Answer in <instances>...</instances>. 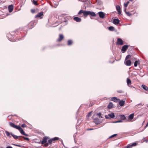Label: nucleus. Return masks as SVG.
Returning <instances> with one entry per match:
<instances>
[{
  "instance_id": "34",
  "label": "nucleus",
  "mask_w": 148,
  "mask_h": 148,
  "mask_svg": "<svg viewBox=\"0 0 148 148\" xmlns=\"http://www.w3.org/2000/svg\"><path fill=\"white\" fill-rule=\"evenodd\" d=\"M33 2L34 4L36 5H37L38 4L37 3L36 1H35V0H31Z\"/></svg>"
},
{
  "instance_id": "27",
  "label": "nucleus",
  "mask_w": 148,
  "mask_h": 148,
  "mask_svg": "<svg viewBox=\"0 0 148 148\" xmlns=\"http://www.w3.org/2000/svg\"><path fill=\"white\" fill-rule=\"evenodd\" d=\"M5 133H6V135L7 136H9L10 138L11 137V136H10V133L9 132H8L7 131H5Z\"/></svg>"
},
{
  "instance_id": "28",
  "label": "nucleus",
  "mask_w": 148,
  "mask_h": 148,
  "mask_svg": "<svg viewBox=\"0 0 148 148\" xmlns=\"http://www.w3.org/2000/svg\"><path fill=\"white\" fill-rule=\"evenodd\" d=\"M51 139H52L53 141L56 140H58L59 139V138L58 137H55L54 138H51Z\"/></svg>"
},
{
  "instance_id": "38",
  "label": "nucleus",
  "mask_w": 148,
  "mask_h": 148,
  "mask_svg": "<svg viewBox=\"0 0 148 148\" xmlns=\"http://www.w3.org/2000/svg\"><path fill=\"white\" fill-rule=\"evenodd\" d=\"M21 137H22V138H24V139L27 140H29V139L28 138L25 137H24V136H21Z\"/></svg>"
},
{
  "instance_id": "22",
  "label": "nucleus",
  "mask_w": 148,
  "mask_h": 148,
  "mask_svg": "<svg viewBox=\"0 0 148 148\" xmlns=\"http://www.w3.org/2000/svg\"><path fill=\"white\" fill-rule=\"evenodd\" d=\"M108 116L111 118H113L114 117V113L109 114Z\"/></svg>"
},
{
  "instance_id": "41",
  "label": "nucleus",
  "mask_w": 148,
  "mask_h": 148,
  "mask_svg": "<svg viewBox=\"0 0 148 148\" xmlns=\"http://www.w3.org/2000/svg\"><path fill=\"white\" fill-rule=\"evenodd\" d=\"M21 127H27V125L25 124H23L22 125Z\"/></svg>"
},
{
  "instance_id": "25",
  "label": "nucleus",
  "mask_w": 148,
  "mask_h": 148,
  "mask_svg": "<svg viewBox=\"0 0 148 148\" xmlns=\"http://www.w3.org/2000/svg\"><path fill=\"white\" fill-rule=\"evenodd\" d=\"M134 116V114H131L129 116V118L130 119H132Z\"/></svg>"
},
{
  "instance_id": "23",
  "label": "nucleus",
  "mask_w": 148,
  "mask_h": 148,
  "mask_svg": "<svg viewBox=\"0 0 148 148\" xmlns=\"http://www.w3.org/2000/svg\"><path fill=\"white\" fill-rule=\"evenodd\" d=\"M108 29L110 31H113L114 30V28L113 26H110L108 27Z\"/></svg>"
},
{
  "instance_id": "10",
  "label": "nucleus",
  "mask_w": 148,
  "mask_h": 148,
  "mask_svg": "<svg viewBox=\"0 0 148 148\" xmlns=\"http://www.w3.org/2000/svg\"><path fill=\"white\" fill-rule=\"evenodd\" d=\"M64 37V36L63 34H60L59 35V38L58 39L57 41L59 42L61 41L63 39Z\"/></svg>"
},
{
  "instance_id": "24",
  "label": "nucleus",
  "mask_w": 148,
  "mask_h": 148,
  "mask_svg": "<svg viewBox=\"0 0 148 148\" xmlns=\"http://www.w3.org/2000/svg\"><path fill=\"white\" fill-rule=\"evenodd\" d=\"M143 88L145 90H147L148 89V87L144 85H142Z\"/></svg>"
},
{
  "instance_id": "19",
  "label": "nucleus",
  "mask_w": 148,
  "mask_h": 148,
  "mask_svg": "<svg viewBox=\"0 0 148 148\" xmlns=\"http://www.w3.org/2000/svg\"><path fill=\"white\" fill-rule=\"evenodd\" d=\"M125 104V101L123 100H121L119 101V104L121 106H122L124 105Z\"/></svg>"
},
{
  "instance_id": "31",
  "label": "nucleus",
  "mask_w": 148,
  "mask_h": 148,
  "mask_svg": "<svg viewBox=\"0 0 148 148\" xmlns=\"http://www.w3.org/2000/svg\"><path fill=\"white\" fill-rule=\"evenodd\" d=\"M138 64V61L137 60H136L135 61V62L134 63V66L136 67L137 66Z\"/></svg>"
},
{
  "instance_id": "54",
  "label": "nucleus",
  "mask_w": 148,
  "mask_h": 148,
  "mask_svg": "<svg viewBox=\"0 0 148 148\" xmlns=\"http://www.w3.org/2000/svg\"><path fill=\"white\" fill-rule=\"evenodd\" d=\"M50 5L52 7H53V5L51 4H50Z\"/></svg>"
},
{
  "instance_id": "11",
  "label": "nucleus",
  "mask_w": 148,
  "mask_h": 148,
  "mask_svg": "<svg viewBox=\"0 0 148 148\" xmlns=\"http://www.w3.org/2000/svg\"><path fill=\"white\" fill-rule=\"evenodd\" d=\"M43 15V12H41L38 13L37 15L35 16V18L37 17H40V18H42L41 16Z\"/></svg>"
},
{
  "instance_id": "5",
  "label": "nucleus",
  "mask_w": 148,
  "mask_h": 148,
  "mask_svg": "<svg viewBox=\"0 0 148 148\" xmlns=\"http://www.w3.org/2000/svg\"><path fill=\"white\" fill-rule=\"evenodd\" d=\"M117 43L119 45H122L123 44V41L120 38H118L117 39Z\"/></svg>"
},
{
  "instance_id": "12",
  "label": "nucleus",
  "mask_w": 148,
  "mask_h": 148,
  "mask_svg": "<svg viewBox=\"0 0 148 148\" xmlns=\"http://www.w3.org/2000/svg\"><path fill=\"white\" fill-rule=\"evenodd\" d=\"M36 24L35 22H31L29 24V26L30 27V28H32L34 26V25Z\"/></svg>"
},
{
  "instance_id": "37",
  "label": "nucleus",
  "mask_w": 148,
  "mask_h": 148,
  "mask_svg": "<svg viewBox=\"0 0 148 148\" xmlns=\"http://www.w3.org/2000/svg\"><path fill=\"white\" fill-rule=\"evenodd\" d=\"M117 135V134H113L110 136L109 137V138H112V137H113L116 136V135Z\"/></svg>"
},
{
  "instance_id": "26",
  "label": "nucleus",
  "mask_w": 148,
  "mask_h": 148,
  "mask_svg": "<svg viewBox=\"0 0 148 148\" xmlns=\"http://www.w3.org/2000/svg\"><path fill=\"white\" fill-rule=\"evenodd\" d=\"M126 9H125V13L129 16H130L131 15H132V14H131L129 12H127L126 11Z\"/></svg>"
},
{
  "instance_id": "51",
  "label": "nucleus",
  "mask_w": 148,
  "mask_h": 148,
  "mask_svg": "<svg viewBox=\"0 0 148 148\" xmlns=\"http://www.w3.org/2000/svg\"><path fill=\"white\" fill-rule=\"evenodd\" d=\"M148 126V122L147 123V124L146 125V126H145V128H146V127H147V126Z\"/></svg>"
},
{
  "instance_id": "47",
  "label": "nucleus",
  "mask_w": 148,
  "mask_h": 148,
  "mask_svg": "<svg viewBox=\"0 0 148 148\" xmlns=\"http://www.w3.org/2000/svg\"><path fill=\"white\" fill-rule=\"evenodd\" d=\"M122 122V121L120 120V121H116L115 122V123H119V122Z\"/></svg>"
},
{
  "instance_id": "30",
  "label": "nucleus",
  "mask_w": 148,
  "mask_h": 148,
  "mask_svg": "<svg viewBox=\"0 0 148 148\" xmlns=\"http://www.w3.org/2000/svg\"><path fill=\"white\" fill-rule=\"evenodd\" d=\"M116 9L117 11H120L121 10V8L119 6L117 5L116 7Z\"/></svg>"
},
{
  "instance_id": "15",
  "label": "nucleus",
  "mask_w": 148,
  "mask_h": 148,
  "mask_svg": "<svg viewBox=\"0 0 148 148\" xmlns=\"http://www.w3.org/2000/svg\"><path fill=\"white\" fill-rule=\"evenodd\" d=\"M74 20L77 22H80L81 21V19L77 17H75L74 18Z\"/></svg>"
},
{
  "instance_id": "57",
  "label": "nucleus",
  "mask_w": 148,
  "mask_h": 148,
  "mask_svg": "<svg viewBox=\"0 0 148 148\" xmlns=\"http://www.w3.org/2000/svg\"><path fill=\"white\" fill-rule=\"evenodd\" d=\"M25 148L24 147V148Z\"/></svg>"
},
{
  "instance_id": "16",
  "label": "nucleus",
  "mask_w": 148,
  "mask_h": 148,
  "mask_svg": "<svg viewBox=\"0 0 148 148\" xmlns=\"http://www.w3.org/2000/svg\"><path fill=\"white\" fill-rule=\"evenodd\" d=\"M86 12V11H84L83 10H81L78 13V14H80L81 13H83L84 14V16L86 17V15H85V12Z\"/></svg>"
},
{
  "instance_id": "44",
  "label": "nucleus",
  "mask_w": 148,
  "mask_h": 148,
  "mask_svg": "<svg viewBox=\"0 0 148 148\" xmlns=\"http://www.w3.org/2000/svg\"><path fill=\"white\" fill-rule=\"evenodd\" d=\"M31 12L32 13H34L35 12V9H32L31 10Z\"/></svg>"
},
{
  "instance_id": "9",
  "label": "nucleus",
  "mask_w": 148,
  "mask_h": 148,
  "mask_svg": "<svg viewBox=\"0 0 148 148\" xmlns=\"http://www.w3.org/2000/svg\"><path fill=\"white\" fill-rule=\"evenodd\" d=\"M49 138L48 137H45L42 140L41 142L42 144L45 143L47 142V140Z\"/></svg>"
},
{
  "instance_id": "13",
  "label": "nucleus",
  "mask_w": 148,
  "mask_h": 148,
  "mask_svg": "<svg viewBox=\"0 0 148 148\" xmlns=\"http://www.w3.org/2000/svg\"><path fill=\"white\" fill-rule=\"evenodd\" d=\"M111 100L114 102H117L119 101H120L119 99H118L117 97H114L111 98Z\"/></svg>"
},
{
  "instance_id": "4",
  "label": "nucleus",
  "mask_w": 148,
  "mask_h": 148,
  "mask_svg": "<svg viewBox=\"0 0 148 148\" xmlns=\"http://www.w3.org/2000/svg\"><path fill=\"white\" fill-rule=\"evenodd\" d=\"M128 45H124L123 46L122 49H121V51L123 53H125L126 50L128 48Z\"/></svg>"
},
{
  "instance_id": "35",
  "label": "nucleus",
  "mask_w": 148,
  "mask_h": 148,
  "mask_svg": "<svg viewBox=\"0 0 148 148\" xmlns=\"http://www.w3.org/2000/svg\"><path fill=\"white\" fill-rule=\"evenodd\" d=\"M53 141L52 140V139H50L48 141V143L49 144H51L53 142Z\"/></svg>"
},
{
  "instance_id": "6",
  "label": "nucleus",
  "mask_w": 148,
  "mask_h": 148,
  "mask_svg": "<svg viewBox=\"0 0 148 148\" xmlns=\"http://www.w3.org/2000/svg\"><path fill=\"white\" fill-rule=\"evenodd\" d=\"M127 86L129 87H133V88H135L134 87H133L130 86L132 84L131 81L130 79L128 78H127Z\"/></svg>"
},
{
  "instance_id": "21",
  "label": "nucleus",
  "mask_w": 148,
  "mask_h": 148,
  "mask_svg": "<svg viewBox=\"0 0 148 148\" xmlns=\"http://www.w3.org/2000/svg\"><path fill=\"white\" fill-rule=\"evenodd\" d=\"M73 42L71 40H69L68 41L67 45H72Z\"/></svg>"
},
{
  "instance_id": "53",
  "label": "nucleus",
  "mask_w": 148,
  "mask_h": 148,
  "mask_svg": "<svg viewBox=\"0 0 148 148\" xmlns=\"http://www.w3.org/2000/svg\"><path fill=\"white\" fill-rule=\"evenodd\" d=\"M92 130V129H88V130Z\"/></svg>"
},
{
  "instance_id": "42",
  "label": "nucleus",
  "mask_w": 148,
  "mask_h": 148,
  "mask_svg": "<svg viewBox=\"0 0 148 148\" xmlns=\"http://www.w3.org/2000/svg\"><path fill=\"white\" fill-rule=\"evenodd\" d=\"M137 145V143H133L132 144V146H136Z\"/></svg>"
},
{
  "instance_id": "46",
  "label": "nucleus",
  "mask_w": 148,
  "mask_h": 148,
  "mask_svg": "<svg viewBox=\"0 0 148 148\" xmlns=\"http://www.w3.org/2000/svg\"><path fill=\"white\" fill-rule=\"evenodd\" d=\"M106 118V119H109L110 118V117L108 116V115H106L105 116Z\"/></svg>"
},
{
  "instance_id": "1",
  "label": "nucleus",
  "mask_w": 148,
  "mask_h": 148,
  "mask_svg": "<svg viewBox=\"0 0 148 148\" xmlns=\"http://www.w3.org/2000/svg\"><path fill=\"white\" fill-rule=\"evenodd\" d=\"M11 127L18 130L20 132L21 134L26 136H27L28 135L26 134L23 131V129L19 125H16L12 122H10L9 123Z\"/></svg>"
},
{
  "instance_id": "40",
  "label": "nucleus",
  "mask_w": 148,
  "mask_h": 148,
  "mask_svg": "<svg viewBox=\"0 0 148 148\" xmlns=\"http://www.w3.org/2000/svg\"><path fill=\"white\" fill-rule=\"evenodd\" d=\"M132 147V144L131 145H128L127 147V148H131Z\"/></svg>"
},
{
  "instance_id": "48",
  "label": "nucleus",
  "mask_w": 148,
  "mask_h": 148,
  "mask_svg": "<svg viewBox=\"0 0 148 148\" xmlns=\"http://www.w3.org/2000/svg\"><path fill=\"white\" fill-rule=\"evenodd\" d=\"M6 148H13L11 146H7Z\"/></svg>"
},
{
  "instance_id": "7",
  "label": "nucleus",
  "mask_w": 148,
  "mask_h": 148,
  "mask_svg": "<svg viewBox=\"0 0 148 148\" xmlns=\"http://www.w3.org/2000/svg\"><path fill=\"white\" fill-rule=\"evenodd\" d=\"M125 64L127 66H130L131 65V62L130 60H125Z\"/></svg>"
},
{
  "instance_id": "14",
  "label": "nucleus",
  "mask_w": 148,
  "mask_h": 148,
  "mask_svg": "<svg viewBox=\"0 0 148 148\" xmlns=\"http://www.w3.org/2000/svg\"><path fill=\"white\" fill-rule=\"evenodd\" d=\"M9 12H12L13 9V5H10L8 6V7Z\"/></svg>"
},
{
  "instance_id": "33",
  "label": "nucleus",
  "mask_w": 148,
  "mask_h": 148,
  "mask_svg": "<svg viewBox=\"0 0 148 148\" xmlns=\"http://www.w3.org/2000/svg\"><path fill=\"white\" fill-rule=\"evenodd\" d=\"M142 104H141V103H139V104H138L137 105H136V106H135V108L136 109H137L138 108H139V107H138V106H140V105H142Z\"/></svg>"
},
{
  "instance_id": "55",
  "label": "nucleus",
  "mask_w": 148,
  "mask_h": 148,
  "mask_svg": "<svg viewBox=\"0 0 148 148\" xmlns=\"http://www.w3.org/2000/svg\"><path fill=\"white\" fill-rule=\"evenodd\" d=\"M1 148H3V147H1Z\"/></svg>"
},
{
  "instance_id": "17",
  "label": "nucleus",
  "mask_w": 148,
  "mask_h": 148,
  "mask_svg": "<svg viewBox=\"0 0 148 148\" xmlns=\"http://www.w3.org/2000/svg\"><path fill=\"white\" fill-rule=\"evenodd\" d=\"M94 122L96 124H98L100 123V121L98 118H96L94 119Z\"/></svg>"
},
{
  "instance_id": "2",
  "label": "nucleus",
  "mask_w": 148,
  "mask_h": 148,
  "mask_svg": "<svg viewBox=\"0 0 148 148\" xmlns=\"http://www.w3.org/2000/svg\"><path fill=\"white\" fill-rule=\"evenodd\" d=\"M85 14L86 15V17L89 15H90L92 17H95L96 16V14L94 12L90 11H86L85 12Z\"/></svg>"
},
{
  "instance_id": "20",
  "label": "nucleus",
  "mask_w": 148,
  "mask_h": 148,
  "mask_svg": "<svg viewBox=\"0 0 148 148\" xmlns=\"http://www.w3.org/2000/svg\"><path fill=\"white\" fill-rule=\"evenodd\" d=\"M113 106V103L112 102H110L109 104L108 108L109 109H111L112 108Z\"/></svg>"
},
{
  "instance_id": "49",
  "label": "nucleus",
  "mask_w": 148,
  "mask_h": 148,
  "mask_svg": "<svg viewBox=\"0 0 148 148\" xmlns=\"http://www.w3.org/2000/svg\"><path fill=\"white\" fill-rule=\"evenodd\" d=\"M48 144H49V143H48L45 144V146H46V147L48 145H49Z\"/></svg>"
},
{
  "instance_id": "39",
  "label": "nucleus",
  "mask_w": 148,
  "mask_h": 148,
  "mask_svg": "<svg viewBox=\"0 0 148 148\" xmlns=\"http://www.w3.org/2000/svg\"><path fill=\"white\" fill-rule=\"evenodd\" d=\"M92 112V111L90 112H89L87 114V116H88V117L90 116L91 115V114Z\"/></svg>"
},
{
  "instance_id": "32",
  "label": "nucleus",
  "mask_w": 148,
  "mask_h": 148,
  "mask_svg": "<svg viewBox=\"0 0 148 148\" xmlns=\"http://www.w3.org/2000/svg\"><path fill=\"white\" fill-rule=\"evenodd\" d=\"M129 3V1H127L126 3H125L124 4V6L125 7H126L127 6Z\"/></svg>"
},
{
  "instance_id": "43",
  "label": "nucleus",
  "mask_w": 148,
  "mask_h": 148,
  "mask_svg": "<svg viewBox=\"0 0 148 148\" xmlns=\"http://www.w3.org/2000/svg\"><path fill=\"white\" fill-rule=\"evenodd\" d=\"M117 92L119 93H123L124 92L122 90H119L117 91Z\"/></svg>"
},
{
  "instance_id": "36",
  "label": "nucleus",
  "mask_w": 148,
  "mask_h": 148,
  "mask_svg": "<svg viewBox=\"0 0 148 148\" xmlns=\"http://www.w3.org/2000/svg\"><path fill=\"white\" fill-rule=\"evenodd\" d=\"M97 115H98L99 117L102 118V116H101V113L99 112L97 113Z\"/></svg>"
},
{
  "instance_id": "8",
  "label": "nucleus",
  "mask_w": 148,
  "mask_h": 148,
  "mask_svg": "<svg viewBox=\"0 0 148 148\" xmlns=\"http://www.w3.org/2000/svg\"><path fill=\"white\" fill-rule=\"evenodd\" d=\"M120 21L118 18H115L113 21V23L116 25H118Z\"/></svg>"
},
{
  "instance_id": "45",
  "label": "nucleus",
  "mask_w": 148,
  "mask_h": 148,
  "mask_svg": "<svg viewBox=\"0 0 148 148\" xmlns=\"http://www.w3.org/2000/svg\"><path fill=\"white\" fill-rule=\"evenodd\" d=\"M13 145H15L16 146H17V147H21V146L19 145H15V144H14Z\"/></svg>"
},
{
  "instance_id": "29",
  "label": "nucleus",
  "mask_w": 148,
  "mask_h": 148,
  "mask_svg": "<svg viewBox=\"0 0 148 148\" xmlns=\"http://www.w3.org/2000/svg\"><path fill=\"white\" fill-rule=\"evenodd\" d=\"M131 56L130 55H127L126 56V57H125V61L127 60L129 58H131Z\"/></svg>"
},
{
  "instance_id": "52",
  "label": "nucleus",
  "mask_w": 148,
  "mask_h": 148,
  "mask_svg": "<svg viewBox=\"0 0 148 148\" xmlns=\"http://www.w3.org/2000/svg\"><path fill=\"white\" fill-rule=\"evenodd\" d=\"M121 116H123V117L124 118H125V116L123 115H122Z\"/></svg>"
},
{
  "instance_id": "56",
  "label": "nucleus",
  "mask_w": 148,
  "mask_h": 148,
  "mask_svg": "<svg viewBox=\"0 0 148 148\" xmlns=\"http://www.w3.org/2000/svg\"><path fill=\"white\" fill-rule=\"evenodd\" d=\"M148 107V106H147Z\"/></svg>"
},
{
  "instance_id": "3",
  "label": "nucleus",
  "mask_w": 148,
  "mask_h": 148,
  "mask_svg": "<svg viewBox=\"0 0 148 148\" xmlns=\"http://www.w3.org/2000/svg\"><path fill=\"white\" fill-rule=\"evenodd\" d=\"M99 14V16L102 18H103L105 17V13L102 12H99L98 13Z\"/></svg>"
},
{
  "instance_id": "18",
  "label": "nucleus",
  "mask_w": 148,
  "mask_h": 148,
  "mask_svg": "<svg viewBox=\"0 0 148 148\" xmlns=\"http://www.w3.org/2000/svg\"><path fill=\"white\" fill-rule=\"evenodd\" d=\"M10 134L15 139H17L18 137H21V136H18L11 133Z\"/></svg>"
},
{
  "instance_id": "50",
  "label": "nucleus",
  "mask_w": 148,
  "mask_h": 148,
  "mask_svg": "<svg viewBox=\"0 0 148 148\" xmlns=\"http://www.w3.org/2000/svg\"><path fill=\"white\" fill-rule=\"evenodd\" d=\"M119 14H121V10L120 11H118Z\"/></svg>"
}]
</instances>
